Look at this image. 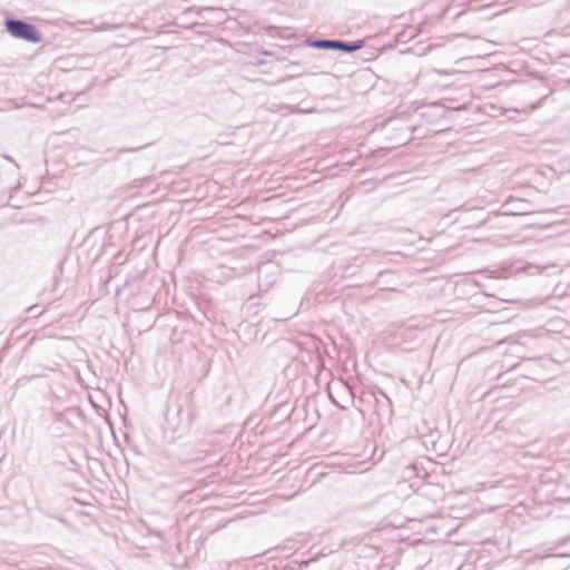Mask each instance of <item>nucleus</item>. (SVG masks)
Here are the masks:
<instances>
[{"label":"nucleus","mask_w":570,"mask_h":570,"mask_svg":"<svg viewBox=\"0 0 570 570\" xmlns=\"http://www.w3.org/2000/svg\"><path fill=\"white\" fill-rule=\"evenodd\" d=\"M197 416V405L195 403V389H190L180 396L179 403L175 410L169 409L166 414V421L178 436L184 435L191 429L193 421Z\"/></svg>","instance_id":"1"},{"label":"nucleus","mask_w":570,"mask_h":570,"mask_svg":"<svg viewBox=\"0 0 570 570\" xmlns=\"http://www.w3.org/2000/svg\"><path fill=\"white\" fill-rule=\"evenodd\" d=\"M4 28L11 37L30 43H40L43 40L42 33L38 30L36 24L24 19L6 17Z\"/></svg>","instance_id":"2"},{"label":"nucleus","mask_w":570,"mask_h":570,"mask_svg":"<svg viewBox=\"0 0 570 570\" xmlns=\"http://www.w3.org/2000/svg\"><path fill=\"white\" fill-rule=\"evenodd\" d=\"M302 46L321 49V50H335L346 53H353L361 50L365 46L364 40H342V39H323L307 37L303 40Z\"/></svg>","instance_id":"3"},{"label":"nucleus","mask_w":570,"mask_h":570,"mask_svg":"<svg viewBox=\"0 0 570 570\" xmlns=\"http://www.w3.org/2000/svg\"><path fill=\"white\" fill-rule=\"evenodd\" d=\"M191 12H195L199 18H204V13L206 12L223 14V11L220 9H216L214 7L190 6L181 12V16L177 19V21L174 22V24L179 28L189 30H194L197 26H200L202 23L198 21H188L187 16Z\"/></svg>","instance_id":"4"},{"label":"nucleus","mask_w":570,"mask_h":570,"mask_svg":"<svg viewBox=\"0 0 570 570\" xmlns=\"http://www.w3.org/2000/svg\"><path fill=\"white\" fill-rule=\"evenodd\" d=\"M360 401L370 406L374 405L379 415L384 407L389 409L390 414L392 413L391 400L381 389H376L374 391H362Z\"/></svg>","instance_id":"5"},{"label":"nucleus","mask_w":570,"mask_h":570,"mask_svg":"<svg viewBox=\"0 0 570 570\" xmlns=\"http://www.w3.org/2000/svg\"><path fill=\"white\" fill-rule=\"evenodd\" d=\"M448 111L449 109L443 104H441L440 101H435L424 106L420 115L428 122L434 124L443 119Z\"/></svg>","instance_id":"6"},{"label":"nucleus","mask_w":570,"mask_h":570,"mask_svg":"<svg viewBox=\"0 0 570 570\" xmlns=\"http://www.w3.org/2000/svg\"><path fill=\"white\" fill-rule=\"evenodd\" d=\"M504 206L507 207V214L513 216L529 215L532 213L531 204L521 198H510L505 202Z\"/></svg>","instance_id":"7"},{"label":"nucleus","mask_w":570,"mask_h":570,"mask_svg":"<svg viewBox=\"0 0 570 570\" xmlns=\"http://www.w3.org/2000/svg\"><path fill=\"white\" fill-rule=\"evenodd\" d=\"M568 558L567 554H549L542 557V567L551 570H566L567 566L564 560Z\"/></svg>","instance_id":"8"},{"label":"nucleus","mask_w":570,"mask_h":570,"mask_svg":"<svg viewBox=\"0 0 570 570\" xmlns=\"http://www.w3.org/2000/svg\"><path fill=\"white\" fill-rule=\"evenodd\" d=\"M81 410L79 407H68L63 412L57 414V420L73 425L75 420H81Z\"/></svg>","instance_id":"9"},{"label":"nucleus","mask_w":570,"mask_h":570,"mask_svg":"<svg viewBox=\"0 0 570 570\" xmlns=\"http://www.w3.org/2000/svg\"><path fill=\"white\" fill-rule=\"evenodd\" d=\"M147 145H145V147ZM142 148H144V146L135 147V148H119L115 153L111 149H108V150H106V154H112L109 157L110 160H118L120 158V155L126 154V153H136Z\"/></svg>","instance_id":"10"},{"label":"nucleus","mask_w":570,"mask_h":570,"mask_svg":"<svg viewBox=\"0 0 570 570\" xmlns=\"http://www.w3.org/2000/svg\"><path fill=\"white\" fill-rule=\"evenodd\" d=\"M151 183V178L150 176H141V177H137L132 180L131 183V186L134 188H141V187H146V186H149Z\"/></svg>","instance_id":"11"},{"label":"nucleus","mask_w":570,"mask_h":570,"mask_svg":"<svg viewBox=\"0 0 570 570\" xmlns=\"http://www.w3.org/2000/svg\"><path fill=\"white\" fill-rule=\"evenodd\" d=\"M402 130V134L399 138V141L401 144H404L406 141H409L411 139V135L413 132V129L411 128V126H406L405 128H401Z\"/></svg>","instance_id":"12"},{"label":"nucleus","mask_w":570,"mask_h":570,"mask_svg":"<svg viewBox=\"0 0 570 570\" xmlns=\"http://www.w3.org/2000/svg\"><path fill=\"white\" fill-rule=\"evenodd\" d=\"M475 286L480 287L482 293L487 296H490V297H495V294L494 293H491V292H485V285L479 283L478 281H474L473 282Z\"/></svg>","instance_id":"13"},{"label":"nucleus","mask_w":570,"mask_h":570,"mask_svg":"<svg viewBox=\"0 0 570 570\" xmlns=\"http://www.w3.org/2000/svg\"><path fill=\"white\" fill-rule=\"evenodd\" d=\"M552 91L550 90L548 94L543 95L533 106L532 108L533 109H537V108H540L542 106V102L543 100H546L548 98V96L551 94Z\"/></svg>","instance_id":"14"},{"label":"nucleus","mask_w":570,"mask_h":570,"mask_svg":"<svg viewBox=\"0 0 570 570\" xmlns=\"http://www.w3.org/2000/svg\"><path fill=\"white\" fill-rule=\"evenodd\" d=\"M397 121H399L397 118H390V119L386 120V126H391L393 128H397L396 126H394V125H396Z\"/></svg>","instance_id":"15"},{"label":"nucleus","mask_w":570,"mask_h":570,"mask_svg":"<svg viewBox=\"0 0 570 570\" xmlns=\"http://www.w3.org/2000/svg\"><path fill=\"white\" fill-rule=\"evenodd\" d=\"M19 188H20V185H17V186H14V187H9V188H8V189H9V191H10V198L12 197V194H13V193H17V191L19 190Z\"/></svg>","instance_id":"16"},{"label":"nucleus","mask_w":570,"mask_h":570,"mask_svg":"<svg viewBox=\"0 0 570 570\" xmlns=\"http://www.w3.org/2000/svg\"><path fill=\"white\" fill-rule=\"evenodd\" d=\"M141 163V159L140 158H134L131 160L128 161L129 165H139Z\"/></svg>","instance_id":"17"},{"label":"nucleus","mask_w":570,"mask_h":570,"mask_svg":"<svg viewBox=\"0 0 570 570\" xmlns=\"http://www.w3.org/2000/svg\"><path fill=\"white\" fill-rule=\"evenodd\" d=\"M37 308H38V306H37V305H32V306H30V307L28 308V312H29V313H32V312H33V313H37Z\"/></svg>","instance_id":"18"},{"label":"nucleus","mask_w":570,"mask_h":570,"mask_svg":"<svg viewBox=\"0 0 570 570\" xmlns=\"http://www.w3.org/2000/svg\"><path fill=\"white\" fill-rule=\"evenodd\" d=\"M37 308H38V306H37V305H32V306H30V307L28 308V312H29V313H32V312H33V313H37Z\"/></svg>","instance_id":"19"},{"label":"nucleus","mask_w":570,"mask_h":570,"mask_svg":"<svg viewBox=\"0 0 570 570\" xmlns=\"http://www.w3.org/2000/svg\"><path fill=\"white\" fill-rule=\"evenodd\" d=\"M282 570H296V569L292 566H286Z\"/></svg>","instance_id":"20"},{"label":"nucleus","mask_w":570,"mask_h":570,"mask_svg":"<svg viewBox=\"0 0 570 570\" xmlns=\"http://www.w3.org/2000/svg\"><path fill=\"white\" fill-rule=\"evenodd\" d=\"M314 561H315L314 559H308L307 561H305V564L308 566L309 563H312Z\"/></svg>","instance_id":"21"},{"label":"nucleus","mask_w":570,"mask_h":570,"mask_svg":"<svg viewBox=\"0 0 570 570\" xmlns=\"http://www.w3.org/2000/svg\"><path fill=\"white\" fill-rule=\"evenodd\" d=\"M4 158H6L7 160H9V161L14 163V160H13L10 156H4Z\"/></svg>","instance_id":"22"},{"label":"nucleus","mask_w":570,"mask_h":570,"mask_svg":"<svg viewBox=\"0 0 570 570\" xmlns=\"http://www.w3.org/2000/svg\"><path fill=\"white\" fill-rule=\"evenodd\" d=\"M568 293L570 294V284L568 285Z\"/></svg>","instance_id":"23"}]
</instances>
